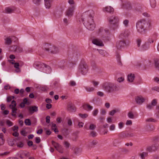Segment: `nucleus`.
I'll list each match as a JSON object with an SVG mask.
<instances>
[{"instance_id":"nucleus-1","label":"nucleus","mask_w":159,"mask_h":159,"mask_svg":"<svg viewBox=\"0 0 159 159\" xmlns=\"http://www.w3.org/2000/svg\"><path fill=\"white\" fill-rule=\"evenodd\" d=\"M91 12H85L82 15V20L83 22L85 21L84 23L86 28L90 30H93L95 28V25L93 19V13L92 11Z\"/></svg>"},{"instance_id":"nucleus-2","label":"nucleus","mask_w":159,"mask_h":159,"mask_svg":"<svg viewBox=\"0 0 159 159\" xmlns=\"http://www.w3.org/2000/svg\"><path fill=\"white\" fill-rule=\"evenodd\" d=\"M33 66L36 69L39 70H45V72L47 73H49L51 71V68L49 66L40 62H35Z\"/></svg>"},{"instance_id":"nucleus-3","label":"nucleus","mask_w":159,"mask_h":159,"mask_svg":"<svg viewBox=\"0 0 159 159\" xmlns=\"http://www.w3.org/2000/svg\"><path fill=\"white\" fill-rule=\"evenodd\" d=\"M103 89L107 92L110 93L118 89L116 84L111 82H105L102 85Z\"/></svg>"},{"instance_id":"nucleus-4","label":"nucleus","mask_w":159,"mask_h":159,"mask_svg":"<svg viewBox=\"0 0 159 159\" xmlns=\"http://www.w3.org/2000/svg\"><path fill=\"white\" fill-rule=\"evenodd\" d=\"M149 24L145 20H142L139 21L136 24V27L138 31L142 34L145 33V28Z\"/></svg>"},{"instance_id":"nucleus-5","label":"nucleus","mask_w":159,"mask_h":159,"mask_svg":"<svg viewBox=\"0 0 159 159\" xmlns=\"http://www.w3.org/2000/svg\"><path fill=\"white\" fill-rule=\"evenodd\" d=\"M107 20L109 23L113 25L112 29H115L119 26V19L118 16H112L107 18Z\"/></svg>"},{"instance_id":"nucleus-6","label":"nucleus","mask_w":159,"mask_h":159,"mask_svg":"<svg viewBox=\"0 0 159 159\" xmlns=\"http://www.w3.org/2000/svg\"><path fill=\"white\" fill-rule=\"evenodd\" d=\"M89 69L87 64L85 62L82 61L79 65L78 72L82 75H85L88 73Z\"/></svg>"},{"instance_id":"nucleus-7","label":"nucleus","mask_w":159,"mask_h":159,"mask_svg":"<svg viewBox=\"0 0 159 159\" xmlns=\"http://www.w3.org/2000/svg\"><path fill=\"white\" fill-rule=\"evenodd\" d=\"M45 50L52 54H56L58 52L59 50L57 47L54 45L49 44H45L44 46Z\"/></svg>"},{"instance_id":"nucleus-8","label":"nucleus","mask_w":159,"mask_h":159,"mask_svg":"<svg viewBox=\"0 0 159 159\" xmlns=\"http://www.w3.org/2000/svg\"><path fill=\"white\" fill-rule=\"evenodd\" d=\"M129 42L128 40L123 39L116 42V47L118 49H121L129 46Z\"/></svg>"},{"instance_id":"nucleus-9","label":"nucleus","mask_w":159,"mask_h":159,"mask_svg":"<svg viewBox=\"0 0 159 159\" xmlns=\"http://www.w3.org/2000/svg\"><path fill=\"white\" fill-rule=\"evenodd\" d=\"M74 64L73 63L70 62L65 63L64 61H61L59 63V66L62 69L66 68L70 69L73 67Z\"/></svg>"},{"instance_id":"nucleus-10","label":"nucleus","mask_w":159,"mask_h":159,"mask_svg":"<svg viewBox=\"0 0 159 159\" xmlns=\"http://www.w3.org/2000/svg\"><path fill=\"white\" fill-rule=\"evenodd\" d=\"M16 101L13 100L11 102V103L9 105L10 108L12 109L11 115L14 116H16V113L17 108L16 107Z\"/></svg>"},{"instance_id":"nucleus-11","label":"nucleus","mask_w":159,"mask_h":159,"mask_svg":"<svg viewBox=\"0 0 159 159\" xmlns=\"http://www.w3.org/2000/svg\"><path fill=\"white\" fill-rule=\"evenodd\" d=\"M52 144L59 152L61 153L63 152V148L62 146L53 141H52Z\"/></svg>"},{"instance_id":"nucleus-12","label":"nucleus","mask_w":159,"mask_h":159,"mask_svg":"<svg viewBox=\"0 0 159 159\" xmlns=\"http://www.w3.org/2000/svg\"><path fill=\"white\" fill-rule=\"evenodd\" d=\"M75 9V6H70L66 12V15L68 17H70L73 16V13Z\"/></svg>"},{"instance_id":"nucleus-13","label":"nucleus","mask_w":159,"mask_h":159,"mask_svg":"<svg viewBox=\"0 0 159 159\" xmlns=\"http://www.w3.org/2000/svg\"><path fill=\"white\" fill-rule=\"evenodd\" d=\"M67 110L70 112H74L76 111V108L75 106L71 103L68 105Z\"/></svg>"},{"instance_id":"nucleus-14","label":"nucleus","mask_w":159,"mask_h":159,"mask_svg":"<svg viewBox=\"0 0 159 159\" xmlns=\"http://www.w3.org/2000/svg\"><path fill=\"white\" fill-rule=\"evenodd\" d=\"M129 35V32L128 30H126L123 31L119 36L120 39H124V38L127 37Z\"/></svg>"},{"instance_id":"nucleus-15","label":"nucleus","mask_w":159,"mask_h":159,"mask_svg":"<svg viewBox=\"0 0 159 159\" xmlns=\"http://www.w3.org/2000/svg\"><path fill=\"white\" fill-rule=\"evenodd\" d=\"M136 103L139 105H141L145 101V99L142 96H138L135 98Z\"/></svg>"},{"instance_id":"nucleus-16","label":"nucleus","mask_w":159,"mask_h":159,"mask_svg":"<svg viewBox=\"0 0 159 159\" xmlns=\"http://www.w3.org/2000/svg\"><path fill=\"white\" fill-rule=\"evenodd\" d=\"M92 43L97 46H103L102 42L98 39H94L92 41Z\"/></svg>"},{"instance_id":"nucleus-17","label":"nucleus","mask_w":159,"mask_h":159,"mask_svg":"<svg viewBox=\"0 0 159 159\" xmlns=\"http://www.w3.org/2000/svg\"><path fill=\"white\" fill-rule=\"evenodd\" d=\"M12 48V50L16 52L20 53L23 51L22 48L19 46H14Z\"/></svg>"},{"instance_id":"nucleus-18","label":"nucleus","mask_w":159,"mask_h":159,"mask_svg":"<svg viewBox=\"0 0 159 159\" xmlns=\"http://www.w3.org/2000/svg\"><path fill=\"white\" fill-rule=\"evenodd\" d=\"M45 6L46 8L49 9L51 6L53 0H44Z\"/></svg>"},{"instance_id":"nucleus-19","label":"nucleus","mask_w":159,"mask_h":159,"mask_svg":"<svg viewBox=\"0 0 159 159\" xmlns=\"http://www.w3.org/2000/svg\"><path fill=\"white\" fill-rule=\"evenodd\" d=\"M38 107L36 106H30V115L37 112L38 111Z\"/></svg>"},{"instance_id":"nucleus-20","label":"nucleus","mask_w":159,"mask_h":159,"mask_svg":"<svg viewBox=\"0 0 159 159\" xmlns=\"http://www.w3.org/2000/svg\"><path fill=\"white\" fill-rule=\"evenodd\" d=\"M14 39H16V38L14 36H11V37H10L6 38L5 39V43L8 44H11Z\"/></svg>"},{"instance_id":"nucleus-21","label":"nucleus","mask_w":159,"mask_h":159,"mask_svg":"<svg viewBox=\"0 0 159 159\" xmlns=\"http://www.w3.org/2000/svg\"><path fill=\"white\" fill-rule=\"evenodd\" d=\"M29 104V102L28 101V100L26 98H24L23 99V101L21 102L20 105V106L21 108L24 107L25 105H28Z\"/></svg>"},{"instance_id":"nucleus-22","label":"nucleus","mask_w":159,"mask_h":159,"mask_svg":"<svg viewBox=\"0 0 159 159\" xmlns=\"http://www.w3.org/2000/svg\"><path fill=\"white\" fill-rule=\"evenodd\" d=\"M156 35H153L152 36L150 37L148 39L147 42L149 44L154 42L156 39Z\"/></svg>"},{"instance_id":"nucleus-23","label":"nucleus","mask_w":159,"mask_h":159,"mask_svg":"<svg viewBox=\"0 0 159 159\" xmlns=\"http://www.w3.org/2000/svg\"><path fill=\"white\" fill-rule=\"evenodd\" d=\"M135 76L134 74H130L128 76V80L129 82H132L134 79Z\"/></svg>"},{"instance_id":"nucleus-24","label":"nucleus","mask_w":159,"mask_h":159,"mask_svg":"<svg viewBox=\"0 0 159 159\" xmlns=\"http://www.w3.org/2000/svg\"><path fill=\"white\" fill-rule=\"evenodd\" d=\"M96 125L93 124L90 125L89 129L88 128V124L84 126V128L87 129H89L90 130H93L96 128Z\"/></svg>"},{"instance_id":"nucleus-25","label":"nucleus","mask_w":159,"mask_h":159,"mask_svg":"<svg viewBox=\"0 0 159 159\" xmlns=\"http://www.w3.org/2000/svg\"><path fill=\"white\" fill-rule=\"evenodd\" d=\"M83 108L87 111H90L93 108V107L89 104H85L82 106Z\"/></svg>"},{"instance_id":"nucleus-26","label":"nucleus","mask_w":159,"mask_h":159,"mask_svg":"<svg viewBox=\"0 0 159 159\" xmlns=\"http://www.w3.org/2000/svg\"><path fill=\"white\" fill-rule=\"evenodd\" d=\"M21 134L24 136H26L28 135L29 133L28 132V129L25 128L23 129L21 132Z\"/></svg>"},{"instance_id":"nucleus-27","label":"nucleus","mask_w":159,"mask_h":159,"mask_svg":"<svg viewBox=\"0 0 159 159\" xmlns=\"http://www.w3.org/2000/svg\"><path fill=\"white\" fill-rule=\"evenodd\" d=\"M142 47L143 50H147L149 48L150 44L147 42L144 45H143Z\"/></svg>"},{"instance_id":"nucleus-28","label":"nucleus","mask_w":159,"mask_h":159,"mask_svg":"<svg viewBox=\"0 0 159 159\" xmlns=\"http://www.w3.org/2000/svg\"><path fill=\"white\" fill-rule=\"evenodd\" d=\"M113 8L110 6H107L105 9L104 11L111 13L113 11Z\"/></svg>"},{"instance_id":"nucleus-29","label":"nucleus","mask_w":159,"mask_h":159,"mask_svg":"<svg viewBox=\"0 0 159 159\" xmlns=\"http://www.w3.org/2000/svg\"><path fill=\"white\" fill-rule=\"evenodd\" d=\"M148 153L146 152H143L139 154V156L140 157L141 159H145L146 157L147 156Z\"/></svg>"},{"instance_id":"nucleus-30","label":"nucleus","mask_w":159,"mask_h":159,"mask_svg":"<svg viewBox=\"0 0 159 159\" xmlns=\"http://www.w3.org/2000/svg\"><path fill=\"white\" fill-rule=\"evenodd\" d=\"M98 143V142L96 140H93L92 142L89 143V144L88 145V146L89 147H92V146H94L96 145Z\"/></svg>"},{"instance_id":"nucleus-31","label":"nucleus","mask_w":159,"mask_h":159,"mask_svg":"<svg viewBox=\"0 0 159 159\" xmlns=\"http://www.w3.org/2000/svg\"><path fill=\"white\" fill-rule=\"evenodd\" d=\"M13 9L9 7L6 8L5 9V12L7 13H11L13 12Z\"/></svg>"},{"instance_id":"nucleus-32","label":"nucleus","mask_w":159,"mask_h":159,"mask_svg":"<svg viewBox=\"0 0 159 159\" xmlns=\"http://www.w3.org/2000/svg\"><path fill=\"white\" fill-rule=\"evenodd\" d=\"M85 88L86 90L88 92H93L95 90V89L93 87H86Z\"/></svg>"},{"instance_id":"nucleus-33","label":"nucleus","mask_w":159,"mask_h":159,"mask_svg":"<svg viewBox=\"0 0 159 159\" xmlns=\"http://www.w3.org/2000/svg\"><path fill=\"white\" fill-rule=\"evenodd\" d=\"M128 117L130 119H134L135 118V116L132 111H129L127 114Z\"/></svg>"},{"instance_id":"nucleus-34","label":"nucleus","mask_w":159,"mask_h":159,"mask_svg":"<svg viewBox=\"0 0 159 159\" xmlns=\"http://www.w3.org/2000/svg\"><path fill=\"white\" fill-rule=\"evenodd\" d=\"M74 152L75 154H79L81 152L82 149L80 148H77L75 149Z\"/></svg>"},{"instance_id":"nucleus-35","label":"nucleus","mask_w":159,"mask_h":159,"mask_svg":"<svg viewBox=\"0 0 159 159\" xmlns=\"http://www.w3.org/2000/svg\"><path fill=\"white\" fill-rule=\"evenodd\" d=\"M150 4L151 7L153 8H154L156 5V1L155 0H150Z\"/></svg>"},{"instance_id":"nucleus-36","label":"nucleus","mask_w":159,"mask_h":159,"mask_svg":"<svg viewBox=\"0 0 159 159\" xmlns=\"http://www.w3.org/2000/svg\"><path fill=\"white\" fill-rule=\"evenodd\" d=\"M99 53L103 56H105L107 55V53L105 51L102 50H99Z\"/></svg>"},{"instance_id":"nucleus-37","label":"nucleus","mask_w":159,"mask_h":159,"mask_svg":"<svg viewBox=\"0 0 159 159\" xmlns=\"http://www.w3.org/2000/svg\"><path fill=\"white\" fill-rule=\"evenodd\" d=\"M67 125L69 126H71L72 125V122L71 119L67 117L66 118Z\"/></svg>"},{"instance_id":"nucleus-38","label":"nucleus","mask_w":159,"mask_h":159,"mask_svg":"<svg viewBox=\"0 0 159 159\" xmlns=\"http://www.w3.org/2000/svg\"><path fill=\"white\" fill-rule=\"evenodd\" d=\"M97 135V133L95 131H92L90 133V135L93 137H95Z\"/></svg>"},{"instance_id":"nucleus-39","label":"nucleus","mask_w":159,"mask_h":159,"mask_svg":"<svg viewBox=\"0 0 159 159\" xmlns=\"http://www.w3.org/2000/svg\"><path fill=\"white\" fill-rule=\"evenodd\" d=\"M116 58L118 65L121 66L122 64L120 60V56L119 55H117Z\"/></svg>"},{"instance_id":"nucleus-40","label":"nucleus","mask_w":159,"mask_h":159,"mask_svg":"<svg viewBox=\"0 0 159 159\" xmlns=\"http://www.w3.org/2000/svg\"><path fill=\"white\" fill-rule=\"evenodd\" d=\"M19 64L18 63L16 62L14 63V67L16 68V71L17 72H19L20 71L19 68Z\"/></svg>"},{"instance_id":"nucleus-41","label":"nucleus","mask_w":159,"mask_h":159,"mask_svg":"<svg viewBox=\"0 0 159 159\" xmlns=\"http://www.w3.org/2000/svg\"><path fill=\"white\" fill-rule=\"evenodd\" d=\"M119 111L118 109L116 110H113L112 111H111L109 113V114L111 116H113L114 114L116 112H118Z\"/></svg>"},{"instance_id":"nucleus-42","label":"nucleus","mask_w":159,"mask_h":159,"mask_svg":"<svg viewBox=\"0 0 159 159\" xmlns=\"http://www.w3.org/2000/svg\"><path fill=\"white\" fill-rule=\"evenodd\" d=\"M125 7L128 10H130L131 8L130 4L129 3H126L125 5Z\"/></svg>"},{"instance_id":"nucleus-43","label":"nucleus","mask_w":159,"mask_h":159,"mask_svg":"<svg viewBox=\"0 0 159 159\" xmlns=\"http://www.w3.org/2000/svg\"><path fill=\"white\" fill-rule=\"evenodd\" d=\"M92 83L93 84V86L94 87H96V88L97 87V86H98V85L99 84V82L96 81H94V80L92 81Z\"/></svg>"},{"instance_id":"nucleus-44","label":"nucleus","mask_w":159,"mask_h":159,"mask_svg":"<svg viewBox=\"0 0 159 159\" xmlns=\"http://www.w3.org/2000/svg\"><path fill=\"white\" fill-rule=\"evenodd\" d=\"M146 122H155L156 121V120H155L152 118H147V119H146Z\"/></svg>"},{"instance_id":"nucleus-45","label":"nucleus","mask_w":159,"mask_h":159,"mask_svg":"<svg viewBox=\"0 0 159 159\" xmlns=\"http://www.w3.org/2000/svg\"><path fill=\"white\" fill-rule=\"evenodd\" d=\"M79 115L80 117L82 118H85L88 116V115L86 114H82L79 113Z\"/></svg>"},{"instance_id":"nucleus-46","label":"nucleus","mask_w":159,"mask_h":159,"mask_svg":"<svg viewBox=\"0 0 159 159\" xmlns=\"http://www.w3.org/2000/svg\"><path fill=\"white\" fill-rule=\"evenodd\" d=\"M124 125L125 124L123 122H119L118 125L119 128L120 129H121L124 127Z\"/></svg>"},{"instance_id":"nucleus-47","label":"nucleus","mask_w":159,"mask_h":159,"mask_svg":"<svg viewBox=\"0 0 159 159\" xmlns=\"http://www.w3.org/2000/svg\"><path fill=\"white\" fill-rule=\"evenodd\" d=\"M35 140V142L37 143H39L41 141V139L39 137H36L34 139Z\"/></svg>"},{"instance_id":"nucleus-48","label":"nucleus","mask_w":159,"mask_h":159,"mask_svg":"<svg viewBox=\"0 0 159 159\" xmlns=\"http://www.w3.org/2000/svg\"><path fill=\"white\" fill-rule=\"evenodd\" d=\"M120 142V141L118 139H115L113 141V144L115 146H116Z\"/></svg>"},{"instance_id":"nucleus-49","label":"nucleus","mask_w":159,"mask_h":159,"mask_svg":"<svg viewBox=\"0 0 159 159\" xmlns=\"http://www.w3.org/2000/svg\"><path fill=\"white\" fill-rule=\"evenodd\" d=\"M17 146L18 147L22 148L24 145L23 143L22 142H19L16 143Z\"/></svg>"},{"instance_id":"nucleus-50","label":"nucleus","mask_w":159,"mask_h":159,"mask_svg":"<svg viewBox=\"0 0 159 159\" xmlns=\"http://www.w3.org/2000/svg\"><path fill=\"white\" fill-rule=\"evenodd\" d=\"M30 146H32L33 149L34 150L36 149L37 148V145L36 144H34L32 141H30Z\"/></svg>"},{"instance_id":"nucleus-51","label":"nucleus","mask_w":159,"mask_h":159,"mask_svg":"<svg viewBox=\"0 0 159 159\" xmlns=\"http://www.w3.org/2000/svg\"><path fill=\"white\" fill-rule=\"evenodd\" d=\"M36 122V118L33 117L31 118V120L30 119V125H31V122L33 124L35 125Z\"/></svg>"},{"instance_id":"nucleus-52","label":"nucleus","mask_w":159,"mask_h":159,"mask_svg":"<svg viewBox=\"0 0 159 159\" xmlns=\"http://www.w3.org/2000/svg\"><path fill=\"white\" fill-rule=\"evenodd\" d=\"M152 147V150H153V151H155L157 149V144H154L152 146H151Z\"/></svg>"},{"instance_id":"nucleus-53","label":"nucleus","mask_w":159,"mask_h":159,"mask_svg":"<svg viewBox=\"0 0 159 159\" xmlns=\"http://www.w3.org/2000/svg\"><path fill=\"white\" fill-rule=\"evenodd\" d=\"M129 23V20H126V19L124 20L123 22V23L125 27H127L128 26Z\"/></svg>"},{"instance_id":"nucleus-54","label":"nucleus","mask_w":159,"mask_h":159,"mask_svg":"<svg viewBox=\"0 0 159 159\" xmlns=\"http://www.w3.org/2000/svg\"><path fill=\"white\" fill-rule=\"evenodd\" d=\"M115 128L116 126L114 124L111 125L109 127V129L111 131L114 130L115 129Z\"/></svg>"},{"instance_id":"nucleus-55","label":"nucleus","mask_w":159,"mask_h":159,"mask_svg":"<svg viewBox=\"0 0 159 159\" xmlns=\"http://www.w3.org/2000/svg\"><path fill=\"white\" fill-rule=\"evenodd\" d=\"M157 104V101L156 99H154L152 101L151 104L153 107L156 105Z\"/></svg>"},{"instance_id":"nucleus-56","label":"nucleus","mask_w":159,"mask_h":159,"mask_svg":"<svg viewBox=\"0 0 159 159\" xmlns=\"http://www.w3.org/2000/svg\"><path fill=\"white\" fill-rule=\"evenodd\" d=\"M68 2L71 5L70 6H74L75 7V2L73 0H69L68 1Z\"/></svg>"},{"instance_id":"nucleus-57","label":"nucleus","mask_w":159,"mask_h":159,"mask_svg":"<svg viewBox=\"0 0 159 159\" xmlns=\"http://www.w3.org/2000/svg\"><path fill=\"white\" fill-rule=\"evenodd\" d=\"M6 123L9 126H11L13 125V123L9 120H7Z\"/></svg>"},{"instance_id":"nucleus-58","label":"nucleus","mask_w":159,"mask_h":159,"mask_svg":"<svg viewBox=\"0 0 159 159\" xmlns=\"http://www.w3.org/2000/svg\"><path fill=\"white\" fill-rule=\"evenodd\" d=\"M25 123L26 125H30V119H26L25 120Z\"/></svg>"},{"instance_id":"nucleus-59","label":"nucleus","mask_w":159,"mask_h":159,"mask_svg":"<svg viewBox=\"0 0 159 159\" xmlns=\"http://www.w3.org/2000/svg\"><path fill=\"white\" fill-rule=\"evenodd\" d=\"M124 77H119L118 78V79L117 80V81L118 82H119V83H120V82L124 81Z\"/></svg>"},{"instance_id":"nucleus-60","label":"nucleus","mask_w":159,"mask_h":159,"mask_svg":"<svg viewBox=\"0 0 159 159\" xmlns=\"http://www.w3.org/2000/svg\"><path fill=\"white\" fill-rule=\"evenodd\" d=\"M70 85L72 86H74L76 85V83L73 81H70L69 83Z\"/></svg>"},{"instance_id":"nucleus-61","label":"nucleus","mask_w":159,"mask_h":159,"mask_svg":"<svg viewBox=\"0 0 159 159\" xmlns=\"http://www.w3.org/2000/svg\"><path fill=\"white\" fill-rule=\"evenodd\" d=\"M155 66L159 70V60L155 61Z\"/></svg>"},{"instance_id":"nucleus-62","label":"nucleus","mask_w":159,"mask_h":159,"mask_svg":"<svg viewBox=\"0 0 159 159\" xmlns=\"http://www.w3.org/2000/svg\"><path fill=\"white\" fill-rule=\"evenodd\" d=\"M64 144L66 148H68L70 145V144L67 141H65Z\"/></svg>"},{"instance_id":"nucleus-63","label":"nucleus","mask_w":159,"mask_h":159,"mask_svg":"<svg viewBox=\"0 0 159 159\" xmlns=\"http://www.w3.org/2000/svg\"><path fill=\"white\" fill-rule=\"evenodd\" d=\"M98 113V109H95L93 112V114L94 116H96L97 115Z\"/></svg>"},{"instance_id":"nucleus-64","label":"nucleus","mask_w":159,"mask_h":159,"mask_svg":"<svg viewBox=\"0 0 159 159\" xmlns=\"http://www.w3.org/2000/svg\"><path fill=\"white\" fill-rule=\"evenodd\" d=\"M152 90L159 92V87L157 86L154 87L152 88Z\"/></svg>"}]
</instances>
